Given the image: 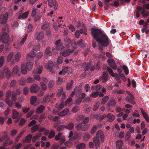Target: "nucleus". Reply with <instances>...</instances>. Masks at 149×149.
Masks as SVG:
<instances>
[{
	"mask_svg": "<svg viewBox=\"0 0 149 149\" xmlns=\"http://www.w3.org/2000/svg\"><path fill=\"white\" fill-rule=\"evenodd\" d=\"M91 32L93 37L101 45L104 47L108 45V38L101 30L98 29L93 28L91 29Z\"/></svg>",
	"mask_w": 149,
	"mask_h": 149,
	"instance_id": "nucleus-1",
	"label": "nucleus"
},
{
	"mask_svg": "<svg viewBox=\"0 0 149 149\" xmlns=\"http://www.w3.org/2000/svg\"><path fill=\"white\" fill-rule=\"evenodd\" d=\"M9 32V31L7 28L6 29L4 28L2 29L1 41L4 44L8 45L10 44V38L8 33Z\"/></svg>",
	"mask_w": 149,
	"mask_h": 149,
	"instance_id": "nucleus-2",
	"label": "nucleus"
},
{
	"mask_svg": "<svg viewBox=\"0 0 149 149\" xmlns=\"http://www.w3.org/2000/svg\"><path fill=\"white\" fill-rule=\"evenodd\" d=\"M12 9H10L9 12H6L5 14L0 16V23L2 24H5L8 20V17L9 15V12L10 13V14L12 15Z\"/></svg>",
	"mask_w": 149,
	"mask_h": 149,
	"instance_id": "nucleus-3",
	"label": "nucleus"
},
{
	"mask_svg": "<svg viewBox=\"0 0 149 149\" xmlns=\"http://www.w3.org/2000/svg\"><path fill=\"white\" fill-rule=\"evenodd\" d=\"M81 123L78 124L76 126V129L78 131L81 130L83 131H85L88 129L90 125L89 124H83Z\"/></svg>",
	"mask_w": 149,
	"mask_h": 149,
	"instance_id": "nucleus-4",
	"label": "nucleus"
},
{
	"mask_svg": "<svg viewBox=\"0 0 149 149\" xmlns=\"http://www.w3.org/2000/svg\"><path fill=\"white\" fill-rule=\"evenodd\" d=\"M21 57V54L19 52H17L15 55L14 58L13 59L11 62L10 65L13 66L16 62H18Z\"/></svg>",
	"mask_w": 149,
	"mask_h": 149,
	"instance_id": "nucleus-5",
	"label": "nucleus"
},
{
	"mask_svg": "<svg viewBox=\"0 0 149 149\" xmlns=\"http://www.w3.org/2000/svg\"><path fill=\"white\" fill-rule=\"evenodd\" d=\"M35 63L37 66V69L36 70H33V74H34L37 73L40 74L42 72L43 67L41 65H40L38 61H36Z\"/></svg>",
	"mask_w": 149,
	"mask_h": 149,
	"instance_id": "nucleus-6",
	"label": "nucleus"
},
{
	"mask_svg": "<svg viewBox=\"0 0 149 149\" xmlns=\"http://www.w3.org/2000/svg\"><path fill=\"white\" fill-rule=\"evenodd\" d=\"M40 88L36 84H33L31 87L30 90L31 93H37L39 91Z\"/></svg>",
	"mask_w": 149,
	"mask_h": 149,
	"instance_id": "nucleus-7",
	"label": "nucleus"
},
{
	"mask_svg": "<svg viewBox=\"0 0 149 149\" xmlns=\"http://www.w3.org/2000/svg\"><path fill=\"white\" fill-rule=\"evenodd\" d=\"M48 4L49 6L52 7L54 6V10L57 9L58 4L56 0H47Z\"/></svg>",
	"mask_w": 149,
	"mask_h": 149,
	"instance_id": "nucleus-8",
	"label": "nucleus"
},
{
	"mask_svg": "<svg viewBox=\"0 0 149 149\" xmlns=\"http://www.w3.org/2000/svg\"><path fill=\"white\" fill-rule=\"evenodd\" d=\"M73 51L70 49H67L66 50H64L60 52L61 54L64 57H66L69 56L71 53H73Z\"/></svg>",
	"mask_w": 149,
	"mask_h": 149,
	"instance_id": "nucleus-9",
	"label": "nucleus"
},
{
	"mask_svg": "<svg viewBox=\"0 0 149 149\" xmlns=\"http://www.w3.org/2000/svg\"><path fill=\"white\" fill-rule=\"evenodd\" d=\"M13 141L10 138H7V139L5 141V142L3 144V146H1L0 147V149H4L5 147H6L7 145H11L13 143Z\"/></svg>",
	"mask_w": 149,
	"mask_h": 149,
	"instance_id": "nucleus-10",
	"label": "nucleus"
},
{
	"mask_svg": "<svg viewBox=\"0 0 149 149\" xmlns=\"http://www.w3.org/2000/svg\"><path fill=\"white\" fill-rule=\"evenodd\" d=\"M96 137L100 138L101 141L102 142H104V141L105 137L104 136L103 132L101 130L98 131L96 134Z\"/></svg>",
	"mask_w": 149,
	"mask_h": 149,
	"instance_id": "nucleus-11",
	"label": "nucleus"
},
{
	"mask_svg": "<svg viewBox=\"0 0 149 149\" xmlns=\"http://www.w3.org/2000/svg\"><path fill=\"white\" fill-rule=\"evenodd\" d=\"M107 62L109 65L112 68L113 70H116L117 66L116 65L114 60L112 59H108Z\"/></svg>",
	"mask_w": 149,
	"mask_h": 149,
	"instance_id": "nucleus-12",
	"label": "nucleus"
},
{
	"mask_svg": "<svg viewBox=\"0 0 149 149\" xmlns=\"http://www.w3.org/2000/svg\"><path fill=\"white\" fill-rule=\"evenodd\" d=\"M108 74L106 72H104L103 73L102 77H100V79H101L103 82L104 83L108 80Z\"/></svg>",
	"mask_w": 149,
	"mask_h": 149,
	"instance_id": "nucleus-13",
	"label": "nucleus"
},
{
	"mask_svg": "<svg viewBox=\"0 0 149 149\" xmlns=\"http://www.w3.org/2000/svg\"><path fill=\"white\" fill-rule=\"evenodd\" d=\"M48 67L47 68L52 73H53L54 72L53 68L54 66V65L53 62L51 61H49L48 62Z\"/></svg>",
	"mask_w": 149,
	"mask_h": 149,
	"instance_id": "nucleus-14",
	"label": "nucleus"
},
{
	"mask_svg": "<svg viewBox=\"0 0 149 149\" xmlns=\"http://www.w3.org/2000/svg\"><path fill=\"white\" fill-rule=\"evenodd\" d=\"M52 54V52L50 50V47H47L44 52V54L45 57L48 58L51 56Z\"/></svg>",
	"mask_w": 149,
	"mask_h": 149,
	"instance_id": "nucleus-15",
	"label": "nucleus"
},
{
	"mask_svg": "<svg viewBox=\"0 0 149 149\" xmlns=\"http://www.w3.org/2000/svg\"><path fill=\"white\" fill-rule=\"evenodd\" d=\"M45 107L43 105H40L38 107L36 111V113H37L39 114L42 112L45 109Z\"/></svg>",
	"mask_w": 149,
	"mask_h": 149,
	"instance_id": "nucleus-16",
	"label": "nucleus"
},
{
	"mask_svg": "<svg viewBox=\"0 0 149 149\" xmlns=\"http://www.w3.org/2000/svg\"><path fill=\"white\" fill-rule=\"evenodd\" d=\"M74 83L73 80H71L69 82L67 83L66 85V89L67 90H69L71 89Z\"/></svg>",
	"mask_w": 149,
	"mask_h": 149,
	"instance_id": "nucleus-17",
	"label": "nucleus"
},
{
	"mask_svg": "<svg viewBox=\"0 0 149 149\" xmlns=\"http://www.w3.org/2000/svg\"><path fill=\"white\" fill-rule=\"evenodd\" d=\"M42 135L40 133H37L33 137L32 139V141L33 143H34L36 140L39 139Z\"/></svg>",
	"mask_w": 149,
	"mask_h": 149,
	"instance_id": "nucleus-18",
	"label": "nucleus"
},
{
	"mask_svg": "<svg viewBox=\"0 0 149 149\" xmlns=\"http://www.w3.org/2000/svg\"><path fill=\"white\" fill-rule=\"evenodd\" d=\"M116 101L115 100L113 99L107 103V105L109 107L114 106L116 105Z\"/></svg>",
	"mask_w": 149,
	"mask_h": 149,
	"instance_id": "nucleus-19",
	"label": "nucleus"
},
{
	"mask_svg": "<svg viewBox=\"0 0 149 149\" xmlns=\"http://www.w3.org/2000/svg\"><path fill=\"white\" fill-rule=\"evenodd\" d=\"M106 117L109 118L108 121L111 122L113 121L115 118V116L114 115H112L111 113L108 114L106 116Z\"/></svg>",
	"mask_w": 149,
	"mask_h": 149,
	"instance_id": "nucleus-20",
	"label": "nucleus"
},
{
	"mask_svg": "<svg viewBox=\"0 0 149 149\" xmlns=\"http://www.w3.org/2000/svg\"><path fill=\"white\" fill-rule=\"evenodd\" d=\"M69 109L68 108H66L60 113L58 114V115L61 116H64L69 113Z\"/></svg>",
	"mask_w": 149,
	"mask_h": 149,
	"instance_id": "nucleus-21",
	"label": "nucleus"
},
{
	"mask_svg": "<svg viewBox=\"0 0 149 149\" xmlns=\"http://www.w3.org/2000/svg\"><path fill=\"white\" fill-rule=\"evenodd\" d=\"M19 115V112L15 109L13 110V115L12 118L13 119H16L18 118Z\"/></svg>",
	"mask_w": 149,
	"mask_h": 149,
	"instance_id": "nucleus-22",
	"label": "nucleus"
},
{
	"mask_svg": "<svg viewBox=\"0 0 149 149\" xmlns=\"http://www.w3.org/2000/svg\"><path fill=\"white\" fill-rule=\"evenodd\" d=\"M141 113L143 117L148 122L149 121V118L147 114L142 108L141 109Z\"/></svg>",
	"mask_w": 149,
	"mask_h": 149,
	"instance_id": "nucleus-23",
	"label": "nucleus"
},
{
	"mask_svg": "<svg viewBox=\"0 0 149 149\" xmlns=\"http://www.w3.org/2000/svg\"><path fill=\"white\" fill-rule=\"evenodd\" d=\"M12 74H16L20 76V74L19 73V69L18 66L16 65L12 69Z\"/></svg>",
	"mask_w": 149,
	"mask_h": 149,
	"instance_id": "nucleus-24",
	"label": "nucleus"
},
{
	"mask_svg": "<svg viewBox=\"0 0 149 149\" xmlns=\"http://www.w3.org/2000/svg\"><path fill=\"white\" fill-rule=\"evenodd\" d=\"M29 13V11H27L19 16L18 19H23L26 18Z\"/></svg>",
	"mask_w": 149,
	"mask_h": 149,
	"instance_id": "nucleus-25",
	"label": "nucleus"
},
{
	"mask_svg": "<svg viewBox=\"0 0 149 149\" xmlns=\"http://www.w3.org/2000/svg\"><path fill=\"white\" fill-rule=\"evenodd\" d=\"M4 74L6 76L9 77L10 75V71L9 70L8 68L6 66L4 67V70H3Z\"/></svg>",
	"mask_w": 149,
	"mask_h": 149,
	"instance_id": "nucleus-26",
	"label": "nucleus"
},
{
	"mask_svg": "<svg viewBox=\"0 0 149 149\" xmlns=\"http://www.w3.org/2000/svg\"><path fill=\"white\" fill-rule=\"evenodd\" d=\"M93 142L96 147H98L100 145V141L97 137H95L93 138Z\"/></svg>",
	"mask_w": 149,
	"mask_h": 149,
	"instance_id": "nucleus-27",
	"label": "nucleus"
},
{
	"mask_svg": "<svg viewBox=\"0 0 149 149\" xmlns=\"http://www.w3.org/2000/svg\"><path fill=\"white\" fill-rule=\"evenodd\" d=\"M21 68L22 70V73L24 74H26L27 73L26 68L24 63H23L22 64Z\"/></svg>",
	"mask_w": 149,
	"mask_h": 149,
	"instance_id": "nucleus-28",
	"label": "nucleus"
},
{
	"mask_svg": "<svg viewBox=\"0 0 149 149\" xmlns=\"http://www.w3.org/2000/svg\"><path fill=\"white\" fill-rule=\"evenodd\" d=\"M116 146L117 148L121 147L123 145V143L122 140H119L116 141Z\"/></svg>",
	"mask_w": 149,
	"mask_h": 149,
	"instance_id": "nucleus-29",
	"label": "nucleus"
},
{
	"mask_svg": "<svg viewBox=\"0 0 149 149\" xmlns=\"http://www.w3.org/2000/svg\"><path fill=\"white\" fill-rule=\"evenodd\" d=\"M40 128V125H35L32 127L31 129V132L32 133L36 131Z\"/></svg>",
	"mask_w": 149,
	"mask_h": 149,
	"instance_id": "nucleus-30",
	"label": "nucleus"
},
{
	"mask_svg": "<svg viewBox=\"0 0 149 149\" xmlns=\"http://www.w3.org/2000/svg\"><path fill=\"white\" fill-rule=\"evenodd\" d=\"M44 36V33L43 32H40L37 36L36 39L37 40L40 41L42 40Z\"/></svg>",
	"mask_w": 149,
	"mask_h": 149,
	"instance_id": "nucleus-31",
	"label": "nucleus"
},
{
	"mask_svg": "<svg viewBox=\"0 0 149 149\" xmlns=\"http://www.w3.org/2000/svg\"><path fill=\"white\" fill-rule=\"evenodd\" d=\"M64 41L66 43L65 44L66 47L68 48L69 47V44H71L72 41L68 37H66L64 39Z\"/></svg>",
	"mask_w": 149,
	"mask_h": 149,
	"instance_id": "nucleus-32",
	"label": "nucleus"
},
{
	"mask_svg": "<svg viewBox=\"0 0 149 149\" xmlns=\"http://www.w3.org/2000/svg\"><path fill=\"white\" fill-rule=\"evenodd\" d=\"M56 49L58 51H62L65 49V47L63 45V44L61 43L60 45L56 46Z\"/></svg>",
	"mask_w": 149,
	"mask_h": 149,
	"instance_id": "nucleus-33",
	"label": "nucleus"
},
{
	"mask_svg": "<svg viewBox=\"0 0 149 149\" xmlns=\"http://www.w3.org/2000/svg\"><path fill=\"white\" fill-rule=\"evenodd\" d=\"M72 103V100L71 97L68 98L65 102V104L67 105L68 107L70 106Z\"/></svg>",
	"mask_w": 149,
	"mask_h": 149,
	"instance_id": "nucleus-34",
	"label": "nucleus"
},
{
	"mask_svg": "<svg viewBox=\"0 0 149 149\" xmlns=\"http://www.w3.org/2000/svg\"><path fill=\"white\" fill-rule=\"evenodd\" d=\"M86 147V145L84 143H79L76 146L77 149H84Z\"/></svg>",
	"mask_w": 149,
	"mask_h": 149,
	"instance_id": "nucleus-35",
	"label": "nucleus"
},
{
	"mask_svg": "<svg viewBox=\"0 0 149 149\" xmlns=\"http://www.w3.org/2000/svg\"><path fill=\"white\" fill-rule=\"evenodd\" d=\"M49 24L48 22H45L41 26V29L44 30H46L49 26Z\"/></svg>",
	"mask_w": 149,
	"mask_h": 149,
	"instance_id": "nucleus-36",
	"label": "nucleus"
},
{
	"mask_svg": "<svg viewBox=\"0 0 149 149\" xmlns=\"http://www.w3.org/2000/svg\"><path fill=\"white\" fill-rule=\"evenodd\" d=\"M74 128V123H70L68 125L65 126V128L67 129L70 130L73 129Z\"/></svg>",
	"mask_w": 149,
	"mask_h": 149,
	"instance_id": "nucleus-37",
	"label": "nucleus"
},
{
	"mask_svg": "<svg viewBox=\"0 0 149 149\" xmlns=\"http://www.w3.org/2000/svg\"><path fill=\"white\" fill-rule=\"evenodd\" d=\"M26 68H27L28 70L29 71L31 70L32 68L33 64L31 63L30 62H28L26 63Z\"/></svg>",
	"mask_w": 149,
	"mask_h": 149,
	"instance_id": "nucleus-38",
	"label": "nucleus"
},
{
	"mask_svg": "<svg viewBox=\"0 0 149 149\" xmlns=\"http://www.w3.org/2000/svg\"><path fill=\"white\" fill-rule=\"evenodd\" d=\"M32 136L31 134H29L28 135L25 137V142L27 143L30 142L31 140Z\"/></svg>",
	"mask_w": 149,
	"mask_h": 149,
	"instance_id": "nucleus-39",
	"label": "nucleus"
},
{
	"mask_svg": "<svg viewBox=\"0 0 149 149\" xmlns=\"http://www.w3.org/2000/svg\"><path fill=\"white\" fill-rule=\"evenodd\" d=\"M13 56V52H11L7 56V61L8 62H10Z\"/></svg>",
	"mask_w": 149,
	"mask_h": 149,
	"instance_id": "nucleus-40",
	"label": "nucleus"
},
{
	"mask_svg": "<svg viewBox=\"0 0 149 149\" xmlns=\"http://www.w3.org/2000/svg\"><path fill=\"white\" fill-rule=\"evenodd\" d=\"M40 44L38 43L36 45H34L33 50L37 52L40 50Z\"/></svg>",
	"mask_w": 149,
	"mask_h": 149,
	"instance_id": "nucleus-41",
	"label": "nucleus"
},
{
	"mask_svg": "<svg viewBox=\"0 0 149 149\" xmlns=\"http://www.w3.org/2000/svg\"><path fill=\"white\" fill-rule=\"evenodd\" d=\"M108 96H106L104 97L102 99V101L101 103V105H102L105 104L109 99Z\"/></svg>",
	"mask_w": 149,
	"mask_h": 149,
	"instance_id": "nucleus-42",
	"label": "nucleus"
},
{
	"mask_svg": "<svg viewBox=\"0 0 149 149\" xmlns=\"http://www.w3.org/2000/svg\"><path fill=\"white\" fill-rule=\"evenodd\" d=\"M55 134V132L54 131L51 130L49 133L48 137L49 139H51L54 136Z\"/></svg>",
	"mask_w": 149,
	"mask_h": 149,
	"instance_id": "nucleus-43",
	"label": "nucleus"
},
{
	"mask_svg": "<svg viewBox=\"0 0 149 149\" xmlns=\"http://www.w3.org/2000/svg\"><path fill=\"white\" fill-rule=\"evenodd\" d=\"M37 100L36 96H32L30 98V103L31 105H33L36 102Z\"/></svg>",
	"mask_w": 149,
	"mask_h": 149,
	"instance_id": "nucleus-44",
	"label": "nucleus"
},
{
	"mask_svg": "<svg viewBox=\"0 0 149 149\" xmlns=\"http://www.w3.org/2000/svg\"><path fill=\"white\" fill-rule=\"evenodd\" d=\"M125 100L129 103L133 104H136L135 102L131 98L127 96L125 98Z\"/></svg>",
	"mask_w": 149,
	"mask_h": 149,
	"instance_id": "nucleus-45",
	"label": "nucleus"
},
{
	"mask_svg": "<svg viewBox=\"0 0 149 149\" xmlns=\"http://www.w3.org/2000/svg\"><path fill=\"white\" fill-rule=\"evenodd\" d=\"M63 57L61 56H58L57 58V62L58 64H61L63 62Z\"/></svg>",
	"mask_w": 149,
	"mask_h": 149,
	"instance_id": "nucleus-46",
	"label": "nucleus"
},
{
	"mask_svg": "<svg viewBox=\"0 0 149 149\" xmlns=\"http://www.w3.org/2000/svg\"><path fill=\"white\" fill-rule=\"evenodd\" d=\"M19 83L20 85L24 86L26 83L25 79L24 78L21 79L19 80Z\"/></svg>",
	"mask_w": 149,
	"mask_h": 149,
	"instance_id": "nucleus-47",
	"label": "nucleus"
},
{
	"mask_svg": "<svg viewBox=\"0 0 149 149\" xmlns=\"http://www.w3.org/2000/svg\"><path fill=\"white\" fill-rule=\"evenodd\" d=\"M4 57L1 56L0 57V68H1L5 63Z\"/></svg>",
	"mask_w": 149,
	"mask_h": 149,
	"instance_id": "nucleus-48",
	"label": "nucleus"
},
{
	"mask_svg": "<svg viewBox=\"0 0 149 149\" xmlns=\"http://www.w3.org/2000/svg\"><path fill=\"white\" fill-rule=\"evenodd\" d=\"M141 14L143 17H146L149 14V13L143 9L141 12Z\"/></svg>",
	"mask_w": 149,
	"mask_h": 149,
	"instance_id": "nucleus-49",
	"label": "nucleus"
},
{
	"mask_svg": "<svg viewBox=\"0 0 149 149\" xmlns=\"http://www.w3.org/2000/svg\"><path fill=\"white\" fill-rule=\"evenodd\" d=\"M84 118V117L83 115H79L77 117L76 119L78 121H82Z\"/></svg>",
	"mask_w": 149,
	"mask_h": 149,
	"instance_id": "nucleus-50",
	"label": "nucleus"
},
{
	"mask_svg": "<svg viewBox=\"0 0 149 149\" xmlns=\"http://www.w3.org/2000/svg\"><path fill=\"white\" fill-rule=\"evenodd\" d=\"M100 103L99 102H96L95 105L94 106L93 110V111H96L98 110V109L99 107Z\"/></svg>",
	"mask_w": 149,
	"mask_h": 149,
	"instance_id": "nucleus-51",
	"label": "nucleus"
},
{
	"mask_svg": "<svg viewBox=\"0 0 149 149\" xmlns=\"http://www.w3.org/2000/svg\"><path fill=\"white\" fill-rule=\"evenodd\" d=\"M5 101L8 105L10 107H12L13 105L12 103L11 102L10 98H6L5 100Z\"/></svg>",
	"mask_w": 149,
	"mask_h": 149,
	"instance_id": "nucleus-52",
	"label": "nucleus"
},
{
	"mask_svg": "<svg viewBox=\"0 0 149 149\" xmlns=\"http://www.w3.org/2000/svg\"><path fill=\"white\" fill-rule=\"evenodd\" d=\"M29 89L27 87H25L23 88V93L24 95H27L29 93Z\"/></svg>",
	"mask_w": 149,
	"mask_h": 149,
	"instance_id": "nucleus-53",
	"label": "nucleus"
},
{
	"mask_svg": "<svg viewBox=\"0 0 149 149\" xmlns=\"http://www.w3.org/2000/svg\"><path fill=\"white\" fill-rule=\"evenodd\" d=\"M27 37V35L26 34L24 37L23 38L22 40L20 42V43L19 45L21 46H22L24 44V43L25 42L26 40Z\"/></svg>",
	"mask_w": 149,
	"mask_h": 149,
	"instance_id": "nucleus-54",
	"label": "nucleus"
},
{
	"mask_svg": "<svg viewBox=\"0 0 149 149\" xmlns=\"http://www.w3.org/2000/svg\"><path fill=\"white\" fill-rule=\"evenodd\" d=\"M99 93V92H94L91 94L90 96L92 97L96 98L98 96Z\"/></svg>",
	"mask_w": 149,
	"mask_h": 149,
	"instance_id": "nucleus-55",
	"label": "nucleus"
},
{
	"mask_svg": "<svg viewBox=\"0 0 149 149\" xmlns=\"http://www.w3.org/2000/svg\"><path fill=\"white\" fill-rule=\"evenodd\" d=\"M65 128V126L63 125H61L57 127V130L58 131L63 130L64 128Z\"/></svg>",
	"mask_w": 149,
	"mask_h": 149,
	"instance_id": "nucleus-56",
	"label": "nucleus"
},
{
	"mask_svg": "<svg viewBox=\"0 0 149 149\" xmlns=\"http://www.w3.org/2000/svg\"><path fill=\"white\" fill-rule=\"evenodd\" d=\"M28 55L33 59L36 56V53L34 51H31L28 54Z\"/></svg>",
	"mask_w": 149,
	"mask_h": 149,
	"instance_id": "nucleus-57",
	"label": "nucleus"
},
{
	"mask_svg": "<svg viewBox=\"0 0 149 149\" xmlns=\"http://www.w3.org/2000/svg\"><path fill=\"white\" fill-rule=\"evenodd\" d=\"M122 68L124 70L125 72L126 75H127L129 73V70L127 67L125 65H123Z\"/></svg>",
	"mask_w": 149,
	"mask_h": 149,
	"instance_id": "nucleus-58",
	"label": "nucleus"
},
{
	"mask_svg": "<svg viewBox=\"0 0 149 149\" xmlns=\"http://www.w3.org/2000/svg\"><path fill=\"white\" fill-rule=\"evenodd\" d=\"M61 146L60 144L55 143L52 145L51 147V148L53 149H57L58 148Z\"/></svg>",
	"mask_w": 149,
	"mask_h": 149,
	"instance_id": "nucleus-59",
	"label": "nucleus"
},
{
	"mask_svg": "<svg viewBox=\"0 0 149 149\" xmlns=\"http://www.w3.org/2000/svg\"><path fill=\"white\" fill-rule=\"evenodd\" d=\"M89 120V118L88 117H86L85 118H84L82 123L83 124H86L88 123Z\"/></svg>",
	"mask_w": 149,
	"mask_h": 149,
	"instance_id": "nucleus-60",
	"label": "nucleus"
},
{
	"mask_svg": "<svg viewBox=\"0 0 149 149\" xmlns=\"http://www.w3.org/2000/svg\"><path fill=\"white\" fill-rule=\"evenodd\" d=\"M40 83L42 90L44 91L46 90L47 88V86L46 84L42 82H41Z\"/></svg>",
	"mask_w": 149,
	"mask_h": 149,
	"instance_id": "nucleus-61",
	"label": "nucleus"
},
{
	"mask_svg": "<svg viewBox=\"0 0 149 149\" xmlns=\"http://www.w3.org/2000/svg\"><path fill=\"white\" fill-rule=\"evenodd\" d=\"M62 134L61 133H59L58 134L56 135L55 137V139L56 141L59 140L60 139V138L61 137Z\"/></svg>",
	"mask_w": 149,
	"mask_h": 149,
	"instance_id": "nucleus-62",
	"label": "nucleus"
},
{
	"mask_svg": "<svg viewBox=\"0 0 149 149\" xmlns=\"http://www.w3.org/2000/svg\"><path fill=\"white\" fill-rule=\"evenodd\" d=\"M17 84L16 81L15 80H14L11 81L10 84V86L11 87H14Z\"/></svg>",
	"mask_w": 149,
	"mask_h": 149,
	"instance_id": "nucleus-63",
	"label": "nucleus"
},
{
	"mask_svg": "<svg viewBox=\"0 0 149 149\" xmlns=\"http://www.w3.org/2000/svg\"><path fill=\"white\" fill-rule=\"evenodd\" d=\"M82 98L81 97H79L76 100L75 103L76 104H79L82 101Z\"/></svg>",
	"mask_w": 149,
	"mask_h": 149,
	"instance_id": "nucleus-64",
	"label": "nucleus"
}]
</instances>
